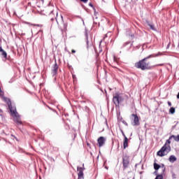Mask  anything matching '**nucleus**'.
Segmentation results:
<instances>
[{"label": "nucleus", "instance_id": "nucleus-13", "mask_svg": "<svg viewBox=\"0 0 179 179\" xmlns=\"http://www.w3.org/2000/svg\"><path fill=\"white\" fill-rule=\"evenodd\" d=\"M169 162H170V163H174L175 162H177V157L176 155H171L169 158Z\"/></svg>", "mask_w": 179, "mask_h": 179}, {"label": "nucleus", "instance_id": "nucleus-21", "mask_svg": "<svg viewBox=\"0 0 179 179\" xmlns=\"http://www.w3.org/2000/svg\"><path fill=\"white\" fill-rule=\"evenodd\" d=\"M59 20L62 23H64V17L62 15L60 16Z\"/></svg>", "mask_w": 179, "mask_h": 179}, {"label": "nucleus", "instance_id": "nucleus-26", "mask_svg": "<svg viewBox=\"0 0 179 179\" xmlns=\"http://www.w3.org/2000/svg\"><path fill=\"white\" fill-rule=\"evenodd\" d=\"M71 52H72V54H75V52H76V50H71Z\"/></svg>", "mask_w": 179, "mask_h": 179}, {"label": "nucleus", "instance_id": "nucleus-6", "mask_svg": "<svg viewBox=\"0 0 179 179\" xmlns=\"http://www.w3.org/2000/svg\"><path fill=\"white\" fill-rule=\"evenodd\" d=\"M122 163H123V169H128V166H129V157L128 155L122 156Z\"/></svg>", "mask_w": 179, "mask_h": 179}, {"label": "nucleus", "instance_id": "nucleus-29", "mask_svg": "<svg viewBox=\"0 0 179 179\" xmlns=\"http://www.w3.org/2000/svg\"><path fill=\"white\" fill-rule=\"evenodd\" d=\"M113 61H114V62H115V56H114V57H113Z\"/></svg>", "mask_w": 179, "mask_h": 179}, {"label": "nucleus", "instance_id": "nucleus-35", "mask_svg": "<svg viewBox=\"0 0 179 179\" xmlns=\"http://www.w3.org/2000/svg\"><path fill=\"white\" fill-rule=\"evenodd\" d=\"M73 78H75V76H73Z\"/></svg>", "mask_w": 179, "mask_h": 179}, {"label": "nucleus", "instance_id": "nucleus-10", "mask_svg": "<svg viewBox=\"0 0 179 179\" xmlns=\"http://www.w3.org/2000/svg\"><path fill=\"white\" fill-rule=\"evenodd\" d=\"M85 41H86V45H87V48L89 49V47H92V45L93 43L91 41H89V36L87 34V29H85Z\"/></svg>", "mask_w": 179, "mask_h": 179}, {"label": "nucleus", "instance_id": "nucleus-34", "mask_svg": "<svg viewBox=\"0 0 179 179\" xmlns=\"http://www.w3.org/2000/svg\"><path fill=\"white\" fill-rule=\"evenodd\" d=\"M94 24H97V22H94Z\"/></svg>", "mask_w": 179, "mask_h": 179}, {"label": "nucleus", "instance_id": "nucleus-9", "mask_svg": "<svg viewBox=\"0 0 179 179\" xmlns=\"http://www.w3.org/2000/svg\"><path fill=\"white\" fill-rule=\"evenodd\" d=\"M51 74L52 76H55L58 73V64H57V60L55 61V64L52 66Z\"/></svg>", "mask_w": 179, "mask_h": 179}, {"label": "nucleus", "instance_id": "nucleus-14", "mask_svg": "<svg viewBox=\"0 0 179 179\" xmlns=\"http://www.w3.org/2000/svg\"><path fill=\"white\" fill-rule=\"evenodd\" d=\"M147 24H148V26H149L150 29H151V30H153L154 31H155L156 28H155V24L149 22L148 21H147Z\"/></svg>", "mask_w": 179, "mask_h": 179}, {"label": "nucleus", "instance_id": "nucleus-4", "mask_svg": "<svg viewBox=\"0 0 179 179\" xmlns=\"http://www.w3.org/2000/svg\"><path fill=\"white\" fill-rule=\"evenodd\" d=\"M113 101L114 104H115L116 107H118V106H120V103L122 101V97H121L119 93H116L113 95Z\"/></svg>", "mask_w": 179, "mask_h": 179}, {"label": "nucleus", "instance_id": "nucleus-12", "mask_svg": "<svg viewBox=\"0 0 179 179\" xmlns=\"http://www.w3.org/2000/svg\"><path fill=\"white\" fill-rule=\"evenodd\" d=\"M161 167L162 169V174L157 175L155 179H163V174H164V172L166 171V167H164V164H162Z\"/></svg>", "mask_w": 179, "mask_h": 179}, {"label": "nucleus", "instance_id": "nucleus-33", "mask_svg": "<svg viewBox=\"0 0 179 179\" xmlns=\"http://www.w3.org/2000/svg\"><path fill=\"white\" fill-rule=\"evenodd\" d=\"M159 66H163V64H159Z\"/></svg>", "mask_w": 179, "mask_h": 179}, {"label": "nucleus", "instance_id": "nucleus-5", "mask_svg": "<svg viewBox=\"0 0 179 179\" xmlns=\"http://www.w3.org/2000/svg\"><path fill=\"white\" fill-rule=\"evenodd\" d=\"M49 16L50 17L51 22H53V21L56 20V22L58 24V20H59V19L58 18V11L52 10L49 13Z\"/></svg>", "mask_w": 179, "mask_h": 179}, {"label": "nucleus", "instance_id": "nucleus-36", "mask_svg": "<svg viewBox=\"0 0 179 179\" xmlns=\"http://www.w3.org/2000/svg\"><path fill=\"white\" fill-rule=\"evenodd\" d=\"M155 173L157 174V172L155 171Z\"/></svg>", "mask_w": 179, "mask_h": 179}, {"label": "nucleus", "instance_id": "nucleus-23", "mask_svg": "<svg viewBox=\"0 0 179 179\" xmlns=\"http://www.w3.org/2000/svg\"><path fill=\"white\" fill-rule=\"evenodd\" d=\"M89 6H91V8H92V9H93V8H94V6H93V4L92 3H89Z\"/></svg>", "mask_w": 179, "mask_h": 179}, {"label": "nucleus", "instance_id": "nucleus-16", "mask_svg": "<svg viewBox=\"0 0 179 179\" xmlns=\"http://www.w3.org/2000/svg\"><path fill=\"white\" fill-rule=\"evenodd\" d=\"M0 52H1V55L3 57V58H5V59H8V53H6V51L3 50V51Z\"/></svg>", "mask_w": 179, "mask_h": 179}, {"label": "nucleus", "instance_id": "nucleus-28", "mask_svg": "<svg viewBox=\"0 0 179 179\" xmlns=\"http://www.w3.org/2000/svg\"><path fill=\"white\" fill-rule=\"evenodd\" d=\"M170 47V43L168 44L166 49L169 48Z\"/></svg>", "mask_w": 179, "mask_h": 179}, {"label": "nucleus", "instance_id": "nucleus-7", "mask_svg": "<svg viewBox=\"0 0 179 179\" xmlns=\"http://www.w3.org/2000/svg\"><path fill=\"white\" fill-rule=\"evenodd\" d=\"M85 164H83L82 167L78 166L77 167V171L78 172V179H83L84 177V173L83 171H85Z\"/></svg>", "mask_w": 179, "mask_h": 179}, {"label": "nucleus", "instance_id": "nucleus-18", "mask_svg": "<svg viewBox=\"0 0 179 179\" xmlns=\"http://www.w3.org/2000/svg\"><path fill=\"white\" fill-rule=\"evenodd\" d=\"M94 15L95 16V19H98L97 16L99 15V13L96 11V8L93 7Z\"/></svg>", "mask_w": 179, "mask_h": 179}, {"label": "nucleus", "instance_id": "nucleus-15", "mask_svg": "<svg viewBox=\"0 0 179 179\" xmlns=\"http://www.w3.org/2000/svg\"><path fill=\"white\" fill-rule=\"evenodd\" d=\"M124 149H127L128 148V138L125 137L123 143Z\"/></svg>", "mask_w": 179, "mask_h": 179}, {"label": "nucleus", "instance_id": "nucleus-17", "mask_svg": "<svg viewBox=\"0 0 179 179\" xmlns=\"http://www.w3.org/2000/svg\"><path fill=\"white\" fill-rule=\"evenodd\" d=\"M160 167L161 166L159 164H158L157 163H154V169L155 170H156V171H157V170H159Z\"/></svg>", "mask_w": 179, "mask_h": 179}, {"label": "nucleus", "instance_id": "nucleus-3", "mask_svg": "<svg viewBox=\"0 0 179 179\" xmlns=\"http://www.w3.org/2000/svg\"><path fill=\"white\" fill-rule=\"evenodd\" d=\"M160 55H163V54L159 52L157 54H152L148 55L147 57L140 60L139 62L135 64L136 68L138 69H141V71H145L146 69H150V62L148 61V59L150 58H156V57H160Z\"/></svg>", "mask_w": 179, "mask_h": 179}, {"label": "nucleus", "instance_id": "nucleus-8", "mask_svg": "<svg viewBox=\"0 0 179 179\" xmlns=\"http://www.w3.org/2000/svg\"><path fill=\"white\" fill-rule=\"evenodd\" d=\"M131 117H134L133 119V122H131V125L133 127H138V125H140V122H139V117H138L137 114H131Z\"/></svg>", "mask_w": 179, "mask_h": 179}, {"label": "nucleus", "instance_id": "nucleus-25", "mask_svg": "<svg viewBox=\"0 0 179 179\" xmlns=\"http://www.w3.org/2000/svg\"><path fill=\"white\" fill-rule=\"evenodd\" d=\"M168 106L169 107H171V103L170 101H168Z\"/></svg>", "mask_w": 179, "mask_h": 179}, {"label": "nucleus", "instance_id": "nucleus-30", "mask_svg": "<svg viewBox=\"0 0 179 179\" xmlns=\"http://www.w3.org/2000/svg\"><path fill=\"white\" fill-rule=\"evenodd\" d=\"M3 111L2 109H0V114H2Z\"/></svg>", "mask_w": 179, "mask_h": 179}, {"label": "nucleus", "instance_id": "nucleus-2", "mask_svg": "<svg viewBox=\"0 0 179 179\" xmlns=\"http://www.w3.org/2000/svg\"><path fill=\"white\" fill-rule=\"evenodd\" d=\"M172 138H173L176 142H179V134L178 136H171L169 138L166 140L163 147L157 152V156H159V157H163L164 156H167V155L171 152L170 143H171Z\"/></svg>", "mask_w": 179, "mask_h": 179}, {"label": "nucleus", "instance_id": "nucleus-11", "mask_svg": "<svg viewBox=\"0 0 179 179\" xmlns=\"http://www.w3.org/2000/svg\"><path fill=\"white\" fill-rule=\"evenodd\" d=\"M106 138L103 137V136H100L98 139H97V143L99 144V147L101 148V146H104V143H106Z\"/></svg>", "mask_w": 179, "mask_h": 179}, {"label": "nucleus", "instance_id": "nucleus-20", "mask_svg": "<svg viewBox=\"0 0 179 179\" xmlns=\"http://www.w3.org/2000/svg\"><path fill=\"white\" fill-rule=\"evenodd\" d=\"M122 124H124V125H125L126 127H128V123L125 120L122 121Z\"/></svg>", "mask_w": 179, "mask_h": 179}, {"label": "nucleus", "instance_id": "nucleus-19", "mask_svg": "<svg viewBox=\"0 0 179 179\" xmlns=\"http://www.w3.org/2000/svg\"><path fill=\"white\" fill-rule=\"evenodd\" d=\"M169 113L170 114H174V113H176V108L171 107L169 109Z\"/></svg>", "mask_w": 179, "mask_h": 179}, {"label": "nucleus", "instance_id": "nucleus-1", "mask_svg": "<svg viewBox=\"0 0 179 179\" xmlns=\"http://www.w3.org/2000/svg\"><path fill=\"white\" fill-rule=\"evenodd\" d=\"M0 97L5 101L8 106V108L10 111L12 117L14 118V122L17 124V125H22V119H20V115L16 110L15 106H12V103L10 102V99L3 96V92L0 87Z\"/></svg>", "mask_w": 179, "mask_h": 179}, {"label": "nucleus", "instance_id": "nucleus-32", "mask_svg": "<svg viewBox=\"0 0 179 179\" xmlns=\"http://www.w3.org/2000/svg\"><path fill=\"white\" fill-rule=\"evenodd\" d=\"M76 17H78L79 19H80V16L77 15Z\"/></svg>", "mask_w": 179, "mask_h": 179}, {"label": "nucleus", "instance_id": "nucleus-27", "mask_svg": "<svg viewBox=\"0 0 179 179\" xmlns=\"http://www.w3.org/2000/svg\"><path fill=\"white\" fill-rule=\"evenodd\" d=\"M3 49L2 48V47L0 46V52H1V51H3Z\"/></svg>", "mask_w": 179, "mask_h": 179}, {"label": "nucleus", "instance_id": "nucleus-31", "mask_svg": "<svg viewBox=\"0 0 179 179\" xmlns=\"http://www.w3.org/2000/svg\"><path fill=\"white\" fill-rule=\"evenodd\" d=\"M67 24H64V27H66Z\"/></svg>", "mask_w": 179, "mask_h": 179}, {"label": "nucleus", "instance_id": "nucleus-22", "mask_svg": "<svg viewBox=\"0 0 179 179\" xmlns=\"http://www.w3.org/2000/svg\"><path fill=\"white\" fill-rule=\"evenodd\" d=\"M122 135L124 136V139L127 138V136H125V134L124 133V131L121 130Z\"/></svg>", "mask_w": 179, "mask_h": 179}, {"label": "nucleus", "instance_id": "nucleus-24", "mask_svg": "<svg viewBox=\"0 0 179 179\" xmlns=\"http://www.w3.org/2000/svg\"><path fill=\"white\" fill-rule=\"evenodd\" d=\"M80 1H81V2H83L84 3H86L88 0H80Z\"/></svg>", "mask_w": 179, "mask_h": 179}]
</instances>
